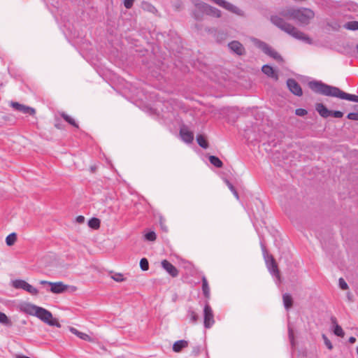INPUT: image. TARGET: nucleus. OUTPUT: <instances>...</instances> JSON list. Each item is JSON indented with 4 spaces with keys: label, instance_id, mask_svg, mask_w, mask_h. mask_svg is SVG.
<instances>
[{
    "label": "nucleus",
    "instance_id": "obj_10",
    "mask_svg": "<svg viewBox=\"0 0 358 358\" xmlns=\"http://www.w3.org/2000/svg\"><path fill=\"white\" fill-rule=\"evenodd\" d=\"M50 286V292L54 294H60L65 292L70 287L69 285H64L62 282H57L49 283Z\"/></svg>",
    "mask_w": 358,
    "mask_h": 358
},
{
    "label": "nucleus",
    "instance_id": "obj_7",
    "mask_svg": "<svg viewBox=\"0 0 358 358\" xmlns=\"http://www.w3.org/2000/svg\"><path fill=\"white\" fill-rule=\"evenodd\" d=\"M10 106L13 107L15 110L21 112L23 114L34 115L36 113V110L34 108L21 104L18 102L11 101Z\"/></svg>",
    "mask_w": 358,
    "mask_h": 358
},
{
    "label": "nucleus",
    "instance_id": "obj_33",
    "mask_svg": "<svg viewBox=\"0 0 358 358\" xmlns=\"http://www.w3.org/2000/svg\"><path fill=\"white\" fill-rule=\"evenodd\" d=\"M145 238L148 241H154L156 239L157 236L154 231H150L145 234Z\"/></svg>",
    "mask_w": 358,
    "mask_h": 358
},
{
    "label": "nucleus",
    "instance_id": "obj_38",
    "mask_svg": "<svg viewBox=\"0 0 358 358\" xmlns=\"http://www.w3.org/2000/svg\"><path fill=\"white\" fill-rule=\"evenodd\" d=\"M339 286L343 290H345L348 288V284L342 278L339 279Z\"/></svg>",
    "mask_w": 358,
    "mask_h": 358
},
{
    "label": "nucleus",
    "instance_id": "obj_29",
    "mask_svg": "<svg viewBox=\"0 0 358 358\" xmlns=\"http://www.w3.org/2000/svg\"><path fill=\"white\" fill-rule=\"evenodd\" d=\"M0 323L8 327L12 325L11 321L8 319L6 315L2 312H0Z\"/></svg>",
    "mask_w": 358,
    "mask_h": 358
},
{
    "label": "nucleus",
    "instance_id": "obj_34",
    "mask_svg": "<svg viewBox=\"0 0 358 358\" xmlns=\"http://www.w3.org/2000/svg\"><path fill=\"white\" fill-rule=\"evenodd\" d=\"M111 278L116 282H122L124 280L123 275L121 273H115L111 276Z\"/></svg>",
    "mask_w": 358,
    "mask_h": 358
},
{
    "label": "nucleus",
    "instance_id": "obj_21",
    "mask_svg": "<svg viewBox=\"0 0 358 358\" xmlns=\"http://www.w3.org/2000/svg\"><path fill=\"white\" fill-rule=\"evenodd\" d=\"M59 115L69 124H70L71 125H72V126H73V127H75L76 128H78V124L76 123L75 120L73 118H72L71 116H69V115H67L64 112L59 113Z\"/></svg>",
    "mask_w": 358,
    "mask_h": 358
},
{
    "label": "nucleus",
    "instance_id": "obj_39",
    "mask_svg": "<svg viewBox=\"0 0 358 358\" xmlns=\"http://www.w3.org/2000/svg\"><path fill=\"white\" fill-rule=\"evenodd\" d=\"M347 117L349 120H357V121H358V113H350L347 115Z\"/></svg>",
    "mask_w": 358,
    "mask_h": 358
},
{
    "label": "nucleus",
    "instance_id": "obj_47",
    "mask_svg": "<svg viewBox=\"0 0 358 358\" xmlns=\"http://www.w3.org/2000/svg\"><path fill=\"white\" fill-rule=\"evenodd\" d=\"M76 289H77L76 287H74V286L71 287V289L72 292L76 291Z\"/></svg>",
    "mask_w": 358,
    "mask_h": 358
},
{
    "label": "nucleus",
    "instance_id": "obj_18",
    "mask_svg": "<svg viewBox=\"0 0 358 358\" xmlns=\"http://www.w3.org/2000/svg\"><path fill=\"white\" fill-rule=\"evenodd\" d=\"M188 346V341L185 340H180L175 342L173 345V350L175 352H180L182 349Z\"/></svg>",
    "mask_w": 358,
    "mask_h": 358
},
{
    "label": "nucleus",
    "instance_id": "obj_4",
    "mask_svg": "<svg viewBox=\"0 0 358 358\" xmlns=\"http://www.w3.org/2000/svg\"><path fill=\"white\" fill-rule=\"evenodd\" d=\"M262 250L268 269L271 274L280 279V271L278 264L271 255H268L265 245L261 243Z\"/></svg>",
    "mask_w": 358,
    "mask_h": 358
},
{
    "label": "nucleus",
    "instance_id": "obj_37",
    "mask_svg": "<svg viewBox=\"0 0 358 358\" xmlns=\"http://www.w3.org/2000/svg\"><path fill=\"white\" fill-rule=\"evenodd\" d=\"M308 113L307 110L303 108H297L295 110V114L298 116H304Z\"/></svg>",
    "mask_w": 358,
    "mask_h": 358
},
{
    "label": "nucleus",
    "instance_id": "obj_11",
    "mask_svg": "<svg viewBox=\"0 0 358 358\" xmlns=\"http://www.w3.org/2000/svg\"><path fill=\"white\" fill-rule=\"evenodd\" d=\"M162 268L173 278L178 275V270L169 261L164 259L162 262Z\"/></svg>",
    "mask_w": 358,
    "mask_h": 358
},
{
    "label": "nucleus",
    "instance_id": "obj_23",
    "mask_svg": "<svg viewBox=\"0 0 358 358\" xmlns=\"http://www.w3.org/2000/svg\"><path fill=\"white\" fill-rule=\"evenodd\" d=\"M196 141L199 146H201L203 148H208V143L205 138L204 136L199 134L196 136Z\"/></svg>",
    "mask_w": 358,
    "mask_h": 358
},
{
    "label": "nucleus",
    "instance_id": "obj_17",
    "mask_svg": "<svg viewBox=\"0 0 358 358\" xmlns=\"http://www.w3.org/2000/svg\"><path fill=\"white\" fill-rule=\"evenodd\" d=\"M331 322L334 327V334L336 335L337 336H340V337L343 338L345 336V333H344L343 329L341 328V327L337 324L336 318L335 317H331Z\"/></svg>",
    "mask_w": 358,
    "mask_h": 358
},
{
    "label": "nucleus",
    "instance_id": "obj_31",
    "mask_svg": "<svg viewBox=\"0 0 358 358\" xmlns=\"http://www.w3.org/2000/svg\"><path fill=\"white\" fill-rule=\"evenodd\" d=\"M187 315L192 323H196L199 320V315L193 310L189 309L187 312Z\"/></svg>",
    "mask_w": 358,
    "mask_h": 358
},
{
    "label": "nucleus",
    "instance_id": "obj_8",
    "mask_svg": "<svg viewBox=\"0 0 358 358\" xmlns=\"http://www.w3.org/2000/svg\"><path fill=\"white\" fill-rule=\"evenodd\" d=\"M287 85L289 91L296 96H301L303 94L300 85L293 78L287 80Z\"/></svg>",
    "mask_w": 358,
    "mask_h": 358
},
{
    "label": "nucleus",
    "instance_id": "obj_6",
    "mask_svg": "<svg viewBox=\"0 0 358 358\" xmlns=\"http://www.w3.org/2000/svg\"><path fill=\"white\" fill-rule=\"evenodd\" d=\"M215 323L213 311L210 305L206 303L203 308V325L205 328H210Z\"/></svg>",
    "mask_w": 358,
    "mask_h": 358
},
{
    "label": "nucleus",
    "instance_id": "obj_13",
    "mask_svg": "<svg viewBox=\"0 0 358 358\" xmlns=\"http://www.w3.org/2000/svg\"><path fill=\"white\" fill-rule=\"evenodd\" d=\"M38 306L29 303H24L20 305V309L24 313L34 315H35V311H36Z\"/></svg>",
    "mask_w": 358,
    "mask_h": 358
},
{
    "label": "nucleus",
    "instance_id": "obj_5",
    "mask_svg": "<svg viewBox=\"0 0 358 358\" xmlns=\"http://www.w3.org/2000/svg\"><path fill=\"white\" fill-rule=\"evenodd\" d=\"M256 44L265 54L269 57H272L278 62H282V58L279 55V53L265 42L257 41Z\"/></svg>",
    "mask_w": 358,
    "mask_h": 358
},
{
    "label": "nucleus",
    "instance_id": "obj_25",
    "mask_svg": "<svg viewBox=\"0 0 358 358\" xmlns=\"http://www.w3.org/2000/svg\"><path fill=\"white\" fill-rule=\"evenodd\" d=\"M100 222L99 219L92 217L88 221V225L94 229H98L100 227Z\"/></svg>",
    "mask_w": 358,
    "mask_h": 358
},
{
    "label": "nucleus",
    "instance_id": "obj_20",
    "mask_svg": "<svg viewBox=\"0 0 358 358\" xmlns=\"http://www.w3.org/2000/svg\"><path fill=\"white\" fill-rule=\"evenodd\" d=\"M283 304L286 310H289L292 307L293 299L289 294H284L282 296Z\"/></svg>",
    "mask_w": 358,
    "mask_h": 358
},
{
    "label": "nucleus",
    "instance_id": "obj_44",
    "mask_svg": "<svg viewBox=\"0 0 358 358\" xmlns=\"http://www.w3.org/2000/svg\"><path fill=\"white\" fill-rule=\"evenodd\" d=\"M355 341H356V338L355 337H353V336L350 337L349 342L350 343H355Z\"/></svg>",
    "mask_w": 358,
    "mask_h": 358
},
{
    "label": "nucleus",
    "instance_id": "obj_16",
    "mask_svg": "<svg viewBox=\"0 0 358 358\" xmlns=\"http://www.w3.org/2000/svg\"><path fill=\"white\" fill-rule=\"evenodd\" d=\"M205 12L211 16L215 17H221V11L218 10L217 8L210 6L209 5L206 4L204 6Z\"/></svg>",
    "mask_w": 358,
    "mask_h": 358
},
{
    "label": "nucleus",
    "instance_id": "obj_24",
    "mask_svg": "<svg viewBox=\"0 0 358 358\" xmlns=\"http://www.w3.org/2000/svg\"><path fill=\"white\" fill-rule=\"evenodd\" d=\"M209 161L217 168H221L223 166L222 162L217 157L211 155L209 157Z\"/></svg>",
    "mask_w": 358,
    "mask_h": 358
},
{
    "label": "nucleus",
    "instance_id": "obj_45",
    "mask_svg": "<svg viewBox=\"0 0 358 358\" xmlns=\"http://www.w3.org/2000/svg\"><path fill=\"white\" fill-rule=\"evenodd\" d=\"M55 127H56V128H57V129H62L63 128V127H62V124H61L60 123H56V124H55Z\"/></svg>",
    "mask_w": 358,
    "mask_h": 358
},
{
    "label": "nucleus",
    "instance_id": "obj_27",
    "mask_svg": "<svg viewBox=\"0 0 358 358\" xmlns=\"http://www.w3.org/2000/svg\"><path fill=\"white\" fill-rule=\"evenodd\" d=\"M27 282L23 280H15L12 282V285L15 289H24Z\"/></svg>",
    "mask_w": 358,
    "mask_h": 358
},
{
    "label": "nucleus",
    "instance_id": "obj_35",
    "mask_svg": "<svg viewBox=\"0 0 358 358\" xmlns=\"http://www.w3.org/2000/svg\"><path fill=\"white\" fill-rule=\"evenodd\" d=\"M322 338L327 348L331 350L333 348V345L325 334H322Z\"/></svg>",
    "mask_w": 358,
    "mask_h": 358
},
{
    "label": "nucleus",
    "instance_id": "obj_43",
    "mask_svg": "<svg viewBox=\"0 0 358 358\" xmlns=\"http://www.w3.org/2000/svg\"><path fill=\"white\" fill-rule=\"evenodd\" d=\"M84 221H85V217H84L83 216H82V215H79V216H78V217H76V222H77L78 223L81 224V223H83V222H84Z\"/></svg>",
    "mask_w": 358,
    "mask_h": 358
},
{
    "label": "nucleus",
    "instance_id": "obj_22",
    "mask_svg": "<svg viewBox=\"0 0 358 358\" xmlns=\"http://www.w3.org/2000/svg\"><path fill=\"white\" fill-rule=\"evenodd\" d=\"M202 290L203 293L206 298H209L210 296V288L208 286V283L206 277L202 278Z\"/></svg>",
    "mask_w": 358,
    "mask_h": 358
},
{
    "label": "nucleus",
    "instance_id": "obj_32",
    "mask_svg": "<svg viewBox=\"0 0 358 358\" xmlns=\"http://www.w3.org/2000/svg\"><path fill=\"white\" fill-rule=\"evenodd\" d=\"M140 267L143 271H148L149 268V263L146 258H142L140 261Z\"/></svg>",
    "mask_w": 358,
    "mask_h": 358
},
{
    "label": "nucleus",
    "instance_id": "obj_42",
    "mask_svg": "<svg viewBox=\"0 0 358 358\" xmlns=\"http://www.w3.org/2000/svg\"><path fill=\"white\" fill-rule=\"evenodd\" d=\"M289 338L291 341L292 345H294V331L291 328H289Z\"/></svg>",
    "mask_w": 358,
    "mask_h": 358
},
{
    "label": "nucleus",
    "instance_id": "obj_12",
    "mask_svg": "<svg viewBox=\"0 0 358 358\" xmlns=\"http://www.w3.org/2000/svg\"><path fill=\"white\" fill-rule=\"evenodd\" d=\"M180 134L181 136L182 139L187 143H192L194 140L193 132L189 131L185 127H182L180 129Z\"/></svg>",
    "mask_w": 358,
    "mask_h": 358
},
{
    "label": "nucleus",
    "instance_id": "obj_41",
    "mask_svg": "<svg viewBox=\"0 0 358 358\" xmlns=\"http://www.w3.org/2000/svg\"><path fill=\"white\" fill-rule=\"evenodd\" d=\"M333 117L336 118H341L343 116V113L339 110L331 111V115Z\"/></svg>",
    "mask_w": 358,
    "mask_h": 358
},
{
    "label": "nucleus",
    "instance_id": "obj_48",
    "mask_svg": "<svg viewBox=\"0 0 358 358\" xmlns=\"http://www.w3.org/2000/svg\"><path fill=\"white\" fill-rule=\"evenodd\" d=\"M95 170V168L92 167V171H94Z\"/></svg>",
    "mask_w": 358,
    "mask_h": 358
},
{
    "label": "nucleus",
    "instance_id": "obj_3",
    "mask_svg": "<svg viewBox=\"0 0 358 358\" xmlns=\"http://www.w3.org/2000/svg\"><path fill=\"white\" fill-rule=\"evenodd\" d=\"M34 316L37 317L43 322L49 324L50 326H55L60 327L61 324L56 318H53L52 314L48 310L38 306L36 311H35Z\"/></svg>",
    "mask_w": 358,
    "mask_h": 358
},
{
    "label": "nucleus",
    "instance_id": "obj_36",
    "mask_svg": "<svg viewBox=\"0 0 358 358\" xmlns=\"http://www.w3.org/2000/svg\"><path fill=\"white\" fill-rule=\"evenodd\" d=\"M227 185L229 187V188L230 189V190L233 192L234 196L238 199V194L237 191L236 190L235 187H234V185L228 180H227Z\"/></svg>",
    "mask_w": 358,
    "mask_h": 358
},
{
    "label": "nucleus",
    "instance_id": "obj_15",
    "mask_svg": "<svg viewBox=\"0 0 358 358\" xmlns=\"http://www.w3.org/2000/svg\"><path fill=\"white\" fill-rule=\"evenodd\" d=\"M262 72L267 76L273 78L275 80H278V75L274 69L269 65L265 64L262 68Z\"/></svg>",
    "mask_w": 358,
    "mask_h": 358
},
{
    "label": "nucleus",
    "instance_id": "obj_26",
    "mask_svg": "<svg viewBox=\"0 0 358 358\" xmlns=\"http://www.w3.org/2000/svg\"><path fill=\"white\" fill-rule=\"evenodd\" d=\"M344 28L348 30L355 31L358 29V21H350L344 24Z\"/></svg>",
    "mask_w": 358,
    "mask_h": 358
},
{
    "label": "nucleus",
    "instance_id": "obj_2",
    "mask_svg": "<svg viewBox=\"0 0 358 358\" xmlns=\"http://www.w3.org/2000/svg\"><path fill=\"white\" fill-rule=\"evenodd\" d=\"M309 87L315 92L333 97H338L351 101L358 102V96L348 94L339 88L328 85L320 81H311L308 83Z\"/></svg>",
    "mask_w": 358,
    "mask_h": 358
},
{
    "label": "nucleus",
    "instance_id": "obj_30",
    "mask_svg": "<svg viewBox=\"0 0 358 358\" xmlns=\"http://www.w3.org/2000/svg\"><path fill=\"white\" fill-rule=\"evenodd\" d=\"M24 290L34 296L38 294V289L34 287L32 285H29L28 282L26 283L25 287H24Z\"/></svg>",
    "mask_w": 358,
    "mask_h": 358
},
{
    "label": "nucleus",
    "instance_id": "obj_14",
    "mask_svg": "<svg viewBox=\"0 0 358 358\" xmlns=\"http://www.w3.org/2000/svg\"><path fill=\"white\" fill-rule=\"evenodd\" d=\"M315 109L320 115L324 118H327L331 115V110H329L323 103H317Z\"/></svg>",
    "mask_w": 358,
    "mask_h": 358
},
{
    "label": "nucleus",
    "instance_id": "obj_40",
    "mask_svg": "<svg viewBox=\"0 0 358 358\" xmlns=\"http://www.w3.org/2000/svg\"><path fill=\"white\" fill-rule=\"evenodd\" d=\"M135 0H124V5L126 8L129 9L133 6Z\"/></svg>",
    "mask_w": 358,
    "mask_h": 358
},
{
    "label": "nucleus",
    "instance_id": "obj_9",
    "mask_svg": "<svg viewBox=\"0 0 358 358\" xmlns=\"http://www.w3.org/2000/svg\"><path fill=\"white\" fill-rule=\"evenodd\" d=\"M228 47L231 51L237 55L242 56L245 55V49L244 46L238 41H233L228 43Z\"/></svg>",
    "mask_w": 358,
    "mask_h": 358
},
{
    "label": "nucleus",
    "instance_id": "obj_28",
    "mask_svg": "<svg viewBox=\"0 0 358 358\" xmlns=\"http://www.w3.org/2000/svg\"><path fill=\"white\" fill-rule=\"evenodd\" d=\"M17 241V235L15 233L9 234L6 238V243L8 246L14 245Z\"/></svg>",
    "mask_w": 358,
    "mask_h": 358
},
{
    "label": "nucleus",
    "instance_id": "obj_19",
    "mask_svg": "<svg viewBox=\"0 0 358 358\" xmlns=\"http://www.w3.org/2000/svg\"><path fill=\"white\" fill-rule=\"evenodd\" d=\"M69 330L71 333L76 335L78 337H79L82 340L90 341V342L92 341V339L91 338V337L89 335L79 331L78 329H76L74 327H70Z\"/></svg>",
    "mask_w": 358,
    "mask_h": 358
},
{
    "label": "nucleus",
    "instance_id": "obj_46",
    "mask_svg": "<svg viewBox=\"0 0 358 358\" xmlns=\"http://www.w3.org/2000/svg\"><path fill=\"white\" fill-rule=\"evenodd\" d=\"M40 283H41V285H49V283H51V282L46 281V280H41V281L40 282Z\"/></svg>",
    "mask_w": 358,
    "mask_h": 358
},
{
    "label": "nucleus",
    "instance_id": "obj_1",
    "mask_svg": "<svg viewBox=\"0 0 358 358\" xmlns=\"http://www.w3.org/2000/svg\"><path fill=\"white\" fill-rule=\"evenodd\" d=\"M315 17V13L310 8L287 7L280 10L278 15L271 16V22L282 31L286 32L296 39L306 43H312V39L303 32L299 30L285 20H294L300 25L306 26L310 24Z\"/></svg>",
    "mask_w": 358,
    "mask_h": 358
}]
</instances>
